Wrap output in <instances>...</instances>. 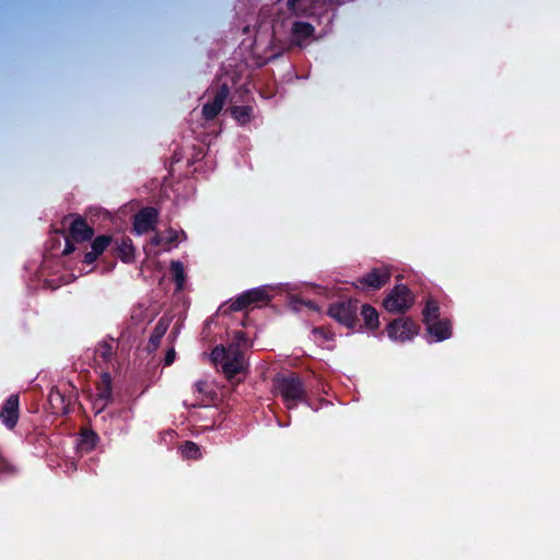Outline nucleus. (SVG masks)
<instances>
[{
    "mask_svg": "<svg viewBox=\"0 0 560 560\" xmlns=\"http://www.w3.org/2000/svg\"><path fill=\"white\" fill-rule=\"evenodd\" d=\"M277 388L289 408L302 398L303 392L300 382L293 376L279 378Z\"/></svg>",
    "mask_w": 560,
    "mask_h": 560,
    "instance_id": "39448f33",
    "label": "nucleus"
},
{
    "mask_svg": "<svg viewBox=\"0 0 560 560\" xmlns=\"http://www.w3.org/2000/svg\"><path fill=\"white\" fill-rule=\"evenodd\" d=\"M389 276L387 268L374 269L360 279L359 282L363 288L380 289L388 281Z\"/></svg>",
    "mask_w": 560,
    "mask_h": 560,
    "instance_id": "6e6552de",
    "label": "nucleus"
},
{
    "mask_svg": "<svg viewBox=\"0 0 560 560\" xmlns=\"http://www.w3.org/2000/svg\"><path fill=\"white\" fill-rule=\"evenodd\" d=\"M412 304V295L406 287H396L384 300V306L389 312H404Z\"/></svg>",
    "mask_w": 560,
    "mask_h": 560,
    "instance_id": "7ed1b4c3",
    "label": "nucleus"
},
{
    "mask_svg": "<svg viewBox=\"0 0 560 560\" xmlns=\"http://www.w3.org/2000/svg\"><path fill=\"white\" fill-rule=\"evenodd\" d=\"M228 94H229V90L225 85L221 86L217 91L213 100L211 102L205 104V106H203L202 114H203L205 118H207V119L214 118L221 112V109L223 108V106L225 104Z\"/></svg>",
    "mask_w": 560,
    "mask_h": 560,
    "instance_id": "0eeeda50",
    "label": "nucleus"
},
{
    "mask_svg": "<svg viewBox=\"0 0 560 560\" xmlns=\"http://www.w3.org/2000/svg\"><path fill=\"white\" fill-rule=\"evenodd\" d=\"M294 34L299 38H305L313 33V27L306 23H296L294 24Z\"/></svg>",
    "mask_w": 560,
    "mask_h": 560,
    "instance_id": "dca6fc26",
    "label": "nucleus"
},
{
    "mask_svg": "<svg viewBox=\"0 0 560 560\" xmlns=\"http://www.w3.org/2000/svg\"><path fill=\"white\" fill-rule=\"evenodd\" d=\"M109 244V237L108 236H100L97 237L93 244H92V249L97 254V255H101L104 249L108 246Z\"/></svg>",
    "mask_w": 560,
    "mask_h": 560,
    "instance_id": "f3484780",
    "label": "nucleus"
},
{
    "mask_svg": "<svg viewBox=\"0 0 560 560\" xmlns=\"http://www.w3.org/2000/svg\"><path fill=\"white\" fill-rule=\"evenodd\" d=\"M98 397L101 400H106L109 396V381L104 378L102 384L98 386Z\"/></svg>",
    "mask_w": 560,
    "mask_h": 560,
    "instance_id": "412c9836",
    "label": "nucleus"
},
{
    "mask_svg": "<svg viewBox=\"0 0 560 560\" xmlns=\"http://www.w3.org/2000/svg\"><path fill=\"white\" fill-rule=\"evenodd\" d=\"M329 315L347 327H352L357 318V303L338 302L330 306Z\"/></svg>",
    "mask_w": 560,
    "mask_h": 560,
    "instance_id": "20e7f679",
    "label": "nucleus"
},
{
    "mask_svg": "<svg viewBox=\"0 0 560 560\" xmlns=\"http://www.w3.org/2000/svg\"><path fill=\"white\" fill-rule=\"evenodd\" d=\"M1 418L9 428L14 427L18 420V398L15 396L7 400L1 411Z\"/></svg>",
    "mask_w": 560,
    "mask_h": 560,
    "instance_id": "9d476101",
    "label": "nucleus"
},
{
    "mask_svg": "<svg viewBox=\"0 0 560 560\" xmlns=\"http://www.w3.org/2000/svg\"><path fill=\"white\" fill-rule=\"evenodd\" d=\"M196 387H197V390L200 393V394H203L206 390V387H207V384L206 383H202V382H199L196 384Z\"/></svg>",
    "mask_w": 560,
    "mask_h": 560,
    "instance_id": "bb28decb",
    "label": "nucleus"
},
{
    "mask_svg": "<svg viewBox=\"0 0 560 560\" xmlns=\"http://www.w3.org/2000/svg\"><path fill=\"white\" fill-rule=\"evenodd\" d=\"M171 270H172V275L174 277V280L177 283V287L182 288L183 284H184V280H185V278H184V268H183L182 264H179L177 261L172 262Z\"/></svg>",
    "mask_w": 560,
    "mask_h": 560,
    "instance_id": "4468645a",
    "label": "nucleus"
},
{
    "mask_svg": "<svg viewBox=\"0 0 560 560\" xmlns=\"http://www.w3.org/2000/svg\"><path fill=\"white\" fill-rule=\"evenodd\" d=\"M438 306L433 302H429L425 307V322L428 323V318L438 319Z\"/></svg>",
    "mask_w": 560,
    "mask_h": 560,
    "instance_id": "aec40b11",
    "label": "nucleus"
},
{
    "mask_svg": "<svg viewBox=\"0 0 560 560\" xmlns=\"http://www.w3.org/2000/svg\"><path fill=\"white\" fill-rule=\"evenodd\" d=\"M174 357L175 352L173 350L168 351V353L166 354V364H172V362L174 361Z\"/></svg>",
    "mask_w": 560,
    "mask_h": 560,
    "instance_id": "393cba45",
    "label": "nucleus"
},
{
    "mask_svg": "<svg viewBox=\"0 0 560 560\" xmlns=\"http://www.w3.org/2000/svg\"><path fill=\"white\" fill-rule=\"evenodd\" d=\"M97 256L98 255L92 249V252H90V253H88L85 255V261L86 262H92V261H94L96 259Z\"/></svg>",
    "mask_w": 560,
    "mask_h": 560,
    "instance_id": "5701e85b",
    "label": "nucleus"
},
{
    "mask_svg": "<svg viewBox=\"0 0 560 560\" xmlns=\"http://www.w3.org/2000/svg\"><path fill=\"white\" fill-rule=\"evenodd\" d=\"M417 334L415 323L407 319H399L392 323L388 327V335L394 339H409Z\"/></svg>",
    "mask_w": 560,
    "mask_h": 560,
    "instance_id": "423d86ee",
    "label": "nucleus"
},
{
    "mask_svg": "<svg viewBox=\"0 0 560 560\" xmlns=\"http://www.w3.org/2000/svg\"><path fill=\"white\" fill-rule=\"evenodd\" d=\"M211 359L214 363L221 364L222 371L229 381H233L246 371L244 355L234 345L228 348L215 347L211 353Z\"/></svg>",
    "mask_w": 560,
    "mask_h": 560,
    "instance_id": "f257e3e1",
    "label": "nucleus"
},
{
    "mask_svg": "<svg viewBox=\"0 0 560 560\" xmlns=\"http://www.w3.org/2000/svg\"><path fill=\"white\" fill-rule=\"evenodd\" d=\"M59 399H61V396L60 394L57 392V393H51L50 396H49V400L51 404H54L55 401H58Z\"/></svg>",
    "mask_w": 560,
    "mask_h": 560,
    "instance_id": "a878e982",
    "label": "nucleus"
},
{
    "mask_svg": "<svg viewBox=\"0 0 560 560\" xmlns=\"http://www.w3.org/2000/svg\"><path fill=\"white\" fill-rule=\"evenodd\" d=\"M156 210L153 208H147L140 211L135 218V230L138 233H145L153 228L156 219Z\"/></svg>",
    "mask_w": 560,
    "mask_h": 560,
    "instance_id": "1a4fd4ad",
    "label": "nucleus"
},
{
    "mask_svg": "<svg viewBox=\"0 0 560 560\" xmlns=\"http://www.w3.org/2000/svg\"><path fill=\"white\" fill-rule=\"evenodd\" d=\"M301 1L302 0H288V3L292 10H294L296 12H303V11H305V7H303L301 4Z\"/></svg>",
    "mask_w": 560,
    "mask_h": 560,
    "instance_id": "4be33fe9",
    "label": "nucleus"
},
{
    "mask_svg": "<svg viewBox=\"0 0 560 560\" xmlns=\"http://www.w3.org/2000/svg\"><path fill=\"white\" fill-rule=\"evenodd\" d=\"M264 293L259 290L249 291L240 296L236 302L232 305L233 310H242L252 303L262 301Z\"/></svg>",
    "mask_w": 560,
    "mask_h": 560,
    "instance_id": "f8f14e48",
    "label": "nucleus"
},
{
    "mask_svg": "<svg viewBox=\"0 0 560 560\" xmlns=\"http://www.w3.org/2000/svg\"><path fill=\"white\" fill-rule=\"evenodd\" d=\"M362 316L365 320V325L370 328H375L378 324V315H377V312L369 306V305H364L362 306Z\"/></svg>",
    "mask_w": 560,
    "mask_h": 560,
    "instance_id": "ddd939ff",
    "label": "nucleus"
},
{
    "mask_svg": "<svg viewBox=\"0 0 560 560\" xmlns=\"http://www.w3.org/2000/svg\"><path fill=\"white\" fill-rule=\"evenodd\" d=\"M164 332H165V328L160 327V326L156 328V337L154 339H152V342H154V347H156V338L161 337Z\"/></svg>",
    "mask_w": 560,
    "mask_h": 560,
    "instance_id": "b1692460",
    "label": "nucleus"
},
{
    "mask_svg": "<svg viewBox=\"0 0 560 560\" xmlns=\"http://www.w3.org/2000/svg\"><path fill=\"white\" fill-rule=\"evenodd\" d=\"M62 226L69 230L68 244L63 252L65 255L70 254L74 249L71 245V242H84L85 240H89L93 234L92 229L86 225L84 220L74 214L66 217L62 220Z\"/></svg>",
    "mask_w": 560,
    "mask_h": 560,
    "instance_id": "f03ea898",
    "label": "nucleus"
},
{
    "mask_svg": "<svg viewBox=\"0 0 560 560\" xmlns=\"http://www.w3.org/2000/svg\"><path fill=\"white\" fill-rule=\"evenodd\" d=\"M233 117L242 124H245L250 118L249 107H234L232 110Z\"/></svg>",
    "mask_w": 560,
    "mask_h": 560,
    "instance_id": "2eb2a0df",
    "label": "nucleus"
},
{
    "mask_svg": "<svg viewBox=\"0 0 560 560\" xmlns=\"http://www.w3.org/2000/svg\"><path fill=\"white\" fill-rule=\"evenodd\" d=\"M183 454L188 458H197L199 456V448L194 443H186L183 446Z\"/></svg>",
    "mask_w": 560,
    "mask_h": 560,
    "instance_id": "a211bd4d",
    "label": "nucleus"
},
{
    "mask_svg": "<svg viewBox=\"0 0 560 560\" xmlns=\"http://www.w3.org/2000/svg\"><path fill=\"white\" fill-rule=\"evenodd\" d=\"M160 242H161V240H160V237H159V236H155V237H153V240H152V243H153L154 245H159V244H160Z\"/></svg>",
    "mask_w": 560,
    "mask_h": 560,
    "instance_id": "cd10ccee",
    "label": "nucleus"
},
{
    "mask_svg": "<svg viewBox=\"0 0 560 560\" xmlns=\"http://www.w3.org/2000/svg\"><path fill=\"white\" fill-rule=\"evenodd\" d=\"M428 329L438 340H443L451 336V326L446 320L428 318Z\"/></svg>",
    "mask_w": 560,
    "mask_h": 560,
    "instance_id": "9b49d317",
    "label": "nucleus"
},
{
    "mask_svg": "<svg viewBox=\"0 0 560 560\" xmlns=\"http://www.w3.org/2000/svg\"><path fill=\"white\" fill-rule=\"evenodd\" d=\"M95 443V434L90 431L83 432L82 446L86 450H91Z\"/></svg>",
    "mask_w": 560,
    "mask_h": 560,
    "instance_id": "6ab92c4d",
    "label": "nucleus"
}]
</instances>
